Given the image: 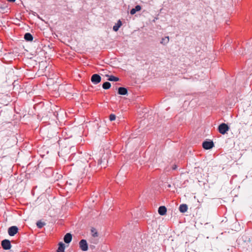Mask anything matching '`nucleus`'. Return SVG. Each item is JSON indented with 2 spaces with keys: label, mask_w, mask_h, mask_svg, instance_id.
<instances>
[{
  "label": "nucleus",
  "mask_w": 252,
  "mask_h": 252,
  "mask_svg": "<svg viewBox=\"0 0 252 252\" xmlns=\"http://www.w3.org/2000/svg\"><path fill=\"white\" fill-rule=\"evenodd\" d=\"M116 119V116L114 114H111L109 116V120L111 121H114Z\"/></svg>",
  "instance_id": "nucleus-22"
},
{
  "label": "nucleus",
  "mask_w": 252,
  "mask_h": 252,
  "mask_svg": "<svg viewBox=\"0 0 252 252\" xmlns=\"http://www.w3.org/2000/svg\"><path fill=\"white\" fill-rule=\"evenodd\" d=\"M91 233H92V235L94 237H96L98 236V233H97L96 229L94 228H92V229H91Z\"/></svg>",
  "instance_id": "nucleus-19"
},
{
  "label": "nucleus",
  "mask_w": 252,
  "mask_h": 252,
  "mask_svg": "<svg viewBox=\"0 0 252 252\" xmlns=\"http://www.w3.org/2000/svg\"><path fill=\"white\" fill-rule=\"evenodd\" d=\"M141 7L138 5H136L135 8H132L131 10H130V14L131 15H133L137 11H139L140 10H141Z\"/></svg>",
  "instance_id": "nucleus-13"
},
{
  "label": "nucleus",
  "mask_w": 252,
  "mask_h": 252,
  "mask_svg": "<svg viewBox=\"0 0 252 252\" xmlns=\"http://www.w3.org/2000/svg\"><path fill=\"white\" fill-rule=\"evenodd\" d=\"M1 246L3 249L9 250L11 247L10 241L8 240L5 239L2 241Z\"/></svg>",
  "instance_id": "nucleus-5"
},
{
  "label": "nucleus",
  "mask_w": 252,
  "mask_h": 252,
  "mask_svg": "<svg viewBox=\"0 0 252 252\" xmlns=\"http://www.w3.org/2000/svg\"><path fill=\"white\" fill-rule=\"evenodd\" d=\"M26 115V111L25 110H22L21 111V113H20V116L18 118V119H21L22 117H24ZM18 118L17 117V119Z\"/></svg>",
  "instance_id": "nucleus-21"
},
{
  "label": "nucleus",
  "mask_w": 252,
  "mask_h": 252,
  "mask_svg": "<svg viewBox=\"0 0 252 252\" xmlns=\"http://www.w3.org/2000/svg\"><path fill=\"white\" fill-rule=\"evenodd\" d=\"M214 143L213 141H204L202 144V146L204 149L209 150L214 147Z\"/></svg>",
  "instance_id": "nucleus-6"
},
{
  "label": "nucleus",
  "mask_w": 252,
  "mask_h": 252,
  "mask_svg": "<svg viewBox=\"0 0 252 252\" xmlns=\"http://www.w3.org/2000/svg\"><path fill=\"white\" fill-rule=\"evenodd\" d=\"M98 163L100 164H101L102 163V160H100V161H98Z\"/></svg>",
  "instance_id": "nucleus-25"
},
{
  "label": "nucleus",
  "mask_w": 252,
  "mask_h": 252,
  "mask_svg": "<svg viewBox=\"0 0 252 252\" xmlns=\"http://www.w3.org/2000/svg\"><path fill=\"white\" fill-rule=\"evenodd\" d=\"M77 166H78L81 172H84L88 167V162L86 159L81 158L80 160L77 161Z\"/></svg>",
  "instance_id": "nucleus-1"
},
{
  "label": "nucleus",
  "mask_w": 252,
  "mask_h": 252,
  "mask_svg": "<svg viewBox=\"0 0 252 252\" xmlns=\"http://www.w3.org/2000/svg\"><path fill=\"white\" fill-rule=\"evenodd\" d=\"M122 23L120 20H118L117 23L113 26V30L115 32H117L119 30V29L122 26Z\"/></svg>",
  "instance_id": "nucleus-10"
},
{
  "label": "nucleus",
  "mask_w": 252,
  "mask_h": 252,
  "mask_svg": "<svg viewBox=\"0 0 252 252\" xmlns=\"http://www.w3.org/2000/svg\"><path fill=\"white\" fill-rule=\"evenodd\" d=\"M229 126L225 123H222L218 127L219 132L222 134H225L229 130Z\"/></svg>",
  "instance_id": "nucleus-2"
},
{
  "label": "nucleus",
  "mask_w": 252,
  "mask_h": 252,
  "mask_svg": "<svg viewBox=\"0 0 252 252\" xmlns=\"http://www.w3.org/2000/svg\"><path fill=\"white\" fill-rule=\"evenodd\" d=\"M167 212L166 208L164 206H160L158 209V212L161 216L165 215Z\"/></svg>",
  "instance_id": "nucleus-8"
},
{
  "label": "nucleus",
  "mask_w": 252,
  "mask_h": 252,
  "mask_svg": "<svg viewBox=\"0 0 252 252\" xmlns=\"http://www.w3.org/2000/svg\"><path fill=\"white\" fill-rule=\"evenodd\" d=\"M188 210V206L186 204H181L179 207V211L182 213H185Z\"/></svg>",
  "instance_id": "nucleus-14"
},
{
  "label": "nucleus",
  "mask_w": 252,
  "mask_h": 252,
  "mask_svg": "<svg viewBox=\"0 0 252 252\" xmlns=\"http://www.w3.org/2000/svg\"><path fill=\"white\" fill-rule=\"evenodd\" d=\"M16 230H17V233L18 232V228L17 227L16 228Z\"/></svg>",
  "instance_id": "nucleus-26"
},
{
  "label": "nucleus",
  "mask_w": 252,
  "mask_h": 252,
  "mask_svg": "<svg viewBox=\"0 0 252 252\" xmlns=\"http://www.w3.org/2000/svg\"><path fill=\"white\" fill-rule=\"evenodd\" d=\"M111 84L108 82L104 83L102 85V88L105 90L109 89L111 87Z\"/></svg>",
  "instance_id": "nucleus-17"
},
{
  "label": "nucleus",
  "mask_w": 252,
  "mask_h": 252,
  "mask_svg": "<svg viewBox=\"0 0 252 252\" xmlns=\"http://www.w3.org/2000/svg\"><path fill=\"white\" fill-rule=\"evenodd\" d=\"M176 168H177V166L176 165H174L172 167V169L173 170H175Z\"/></svg>",
  "instance_id": "nucleus-24"
},
{
  "label": "nucleus",
  "mask_w": 252,
  "mask_h": 252,
  "mask_svg": "<svg viewBox=\"0 0 252 252\" xmlns=\"http://www.w3.org/2000/svg\"><path fill=\"white\" fill-rule=\"evenodd\" d=\"M72 239V235L69 233H66L64 236L63 240L65 243H69Z\"/></svg>",
  "instance_id": "nucleus-7"
},
{
  "label": "nucleus",
  "mask_w": 252,
  "mask_h": 252,
  "mask_svg": "<svg viewBox=\"0 0 252 252\" xmlns=\"http://www.w3.org/2000/svg\"><path fill=\"white\" fill-rule=\"evenodd\" d=\"M8 234L10 236L16 234V226H12L8 229Z\"/></svg>",
  "instance_id": "nucleus-11"
},
{
  "label": "nucleus",
  "mask_w": 252,
  "mask_h": 252,
  "mask_svg": "<svg viewBox=\"0 0 252 252\" xmlns=\"http://www.w3.org/2000/svg\"><path fill=\"white\" fill-rule=\"evenodd\" d=\"M101 78L100 76L97 74H93L91 77V81L94 84H97L100 82Z\"/></svg>",
  "instance_id": "nucleus-4"
},
{
  "label": "nucleus",
  "mask_w": 252,
  "mask_h": 252,
  "mask_svg": "<svg viewBox=\"0 0 252 252\" xmlns=\"http://www.w3.org/2000/svg\"><path fill=\"white\" fill-rule=\"evenodd\" d=\"M36 225L38 228H41L45 225V223L42 222L41 221H38L37 222Z\"/></svg>",
  "instance_id": "nucleus-20"
},
{
  "label": "nucleus",
  "mask_w": 252,
  "mask_h": 252,
  "mask_svg": "<svg viewBox=\"0 0 252 252\" xmlns=\"http://www.w3.org/2000/svg\"><path fill=\"white\" fill-rule=\"evenodd\" d=\"M80 249L83 251H87L88 250V245L86 240H81L79 243Z\"/></svg>",
  "instance_id": "nucleus-3"
},
{
  "label": "nucleus",
  "mask_w": 252,
  "mask_h": 252,
  "mask_svg": "<svg viewBox=\"0 0 252 252\" xmlns=\"http://www.w3.org/2000/svg\"><path fill=\"white\" fill-rule=\"evenodd\" d=\"M5 7L0 6V12L3 13L4 12Z\"/></svg>",
  "instance_id": "nucleus-23"
},
{
  "label": "nucleus",
  "mask_w": 252,
  "mask_h": 252,
  "mask_svg": "<svg viewBox=\"0 0 252 252\" xmlns=\"http://www.w3.org/2000/svg\"><path fill=\"white\" fill-rule=\"evenodd\" d=\"M65 245L63 242L59 243V247L57 250V252H64Z\"/></svg>",
  "instance_id": "nucleus-12"
},
{
  "label": "nucleus",
  "mask_w": 252,
  "mask_h": 252,
  "mask_svg": "<svg viewBox=\"0 0 252 252\" xmlns=\"http://www.w3.org/2000/svg\"><path fill=\"white\" fill-rule=\"evenodd\" d=\"M118 94L121 95H126L127 94V90L126 88L120 87L118 89Z\"/></svg>",
  "instance_id": "nucleus-9"
},
{
  "label": "nucleus",
  "mask_w": 252,
  "mask_h": 252,
  "mask_svg": "<svg viewBox=\"0 0 252 252\" xmlns=\"http://www.w3.org/2000/svg\"><path fill=\"white\" fill-rule=\"evenodd\" d=\"M24 38L28 41H32L33 40V37L30 33H26L24 35Z\"/></svg>",
  "instance_id": "nucleus-15"
},
{
  "label": "nucleus",
  "mask_w": 252,
  "mask_h": 252,
  "mask_svg": "<svg viewBox=\"0 0 252 252\" xmlns=\"http://www.w3.org/2000/svg\"><path fill=\"white\" fill-rule=\"evenodd\" d=\"M169 41V36H165L161 39L160 41V43L163 45L167 44Z\"/></svg>",
  "instance_id": "nucleus-16"
},
{
  "label": "nucleus",
  "mask_w": 252,
  "mask_h": 252,
  "mask_svg": "<svg viewBox=\"0 0 252 252\" xmlns=\"http://www.w3.org/2000/svg\"><path fill=\"white\" fill-rule=\"evenodd\" d=\"M108 80L110 81H119V78L118 77H115L113 75L109 76V78Z\"/></svg>",
  "instance_id": "nucleus-18"
}]
</instances>
